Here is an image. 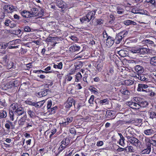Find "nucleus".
<instances>
[{
  "label": "nucleus",
  "mask_w": 156,
  "mask_h": 156,
  "mask_svg": "<svg viewBox=\"0 0 156 156\" xmlns=\"http://www.w3.org/2000/svg\"><path fill=\"white\" fill-rule=\"evenodd\" d=\"M96 11L92 10L89 12L86 16L80 18V21L82 23L89 22L91 20H93L95 18Z\"/></svg>",
  "instance_id": "obj_1"
},
{
  "label": "nucleus",
  "mask_w": 156,
  "mask_h": 156,
  "mask_svg": "<svg viewBox=\"0 0 156 156\" xmlns=\"http://www.w3.org/2000/svg\"><path fill=\"white\" fill-rule=\"evenodd\" d=\"M149 87L147 85L143 83H140L138 84L137 90L138 91H142L145 93H149Z\"/></svg>",
  "instance_id": "obj_2"
},
{
  "label": "nucleus",
  "mask_w": 156,
  "mask_h": 156,
  "mask_svg": "<svg viewBox=\"0 0 156 156\" xmlns=\"http://www.w3.org/2000/svg\"><path fill=\"white\" fill-rule=\"evenodd\" d=\"M41 13H40L38 12L37 9L36 8H33L31 9L30 11L31 14V16L32 17H34L38 16L39 17L43 15V10H41Z\"/></svg>",
  "instance_id": "obj_3"
},
{
  "label": "nucleus",
  "mask_w": 156,
  "mask_h": 156,
  "mask_svg": "<svg viewBox=\"0 0 156 156\" xmlns=\"http://www.w3.org/2000/svg\"><path fill=\"white\" fill-rule=\"evenodd\" d=\"M128 142L133 145L137 147L140 142L136 138L133 136L127 139Z\"/></svg>",
  "instance_id": "obj_4"
},
{
  "label": "nucleus",
  "mask_w": 156,
  "mask_h": 156,
  "mask_svg": "<svg viewBox=\"0 0 156 156\" xmlns=\"http://www.w3.org/2000/svg\"><path fill=\"white\" fill-rule=\"evenodd\" d=\"M127 104L133 109H138L140 108L139 102L137 103L133 101H129L127 102Z\"/></svg>",
  "instance_id": "obj_5"
},
{
  "label": "nucleus",
  "mask_w": 156,
  "mask_h": 156,
  "mask_svg": "<svg viewBox=\"0 0 156 156\" xmlns=\"http://www.w3.org/2000/svg\"><path fill=\"white\" fill-rule=\"evenodd\" d=\"M56 3L57 5L59 8L65 9L67 7V5L66 3L62 0H56Z\"/></svg>",
  "instance_id": "obj_6"
},
{
  "label": "nucleus",
  "mask_w": 156,
  "mask_h": 156,
  "mask_svg": "<svg viewBox=\"0 0 156 156\" xmlns=\"http://www.w3.org/2000/svg\"><path fill=\"white\" fill-rule=\"evenodd\" d=\"M136 76L139 80L141 81L147 82L149 80L147 75L142 74V73L139 74H136Z\"/></svg>",
  "instance_id": "obj_7"
},
{
  "label": "nucleus",
  "mask_w": 156,
  "mask_h": 156,
  "mask_svg": "<svg viewBox=\"0 0 156 156\" xmlns=\"http://www.w3.org/2000/svg\"><path fill=\"white\" fill-rule=\"evenodd\" d=\"M27 116L26 115H24L22 117L19 119L18 121V123L20 126L23 127L27 121Z\"/></svg>",
  "instance_id": "obj_8"
},
{
  "label": "nucleus",
  "mask_w": 156,
  "mask_h": 156,
  "mask_svg": "<svg viewBox=\"0 0 156 156\" xmlns=\"http://www.w3.org/2000/svg\"><path fill=\"white\" fill-rule=\"evenodd\" d=\"M75 106V102L73 98H69L65 103V107L67 108H69L72 106L73 103Z\"/></svg>",
  "instance_id": "obj_9"
},
{
  "label": "nucleus",
  "mask_w": 156,
  "mask_h": 156,
  "mask_svg": "<svg viewBox=\"0 0 156 156\" xmlns=\"http://www.w3.org/2000/svg\"><path fill=\"white\" fill-rule=\"evenodd\" d=\"M134 69L135 71L137 73V74L142 73L144 71L143 67L139 65L136 66H135Z\"/></svg>",
  "instance_id": "obj_10"
},
{
  "label": "nucleus",
  "mask_w": 156,
  "mask_h": 156,
  "mask_svg": "<svg viewBox=\"0 0 156 156\" xmlns=\"http://www.w3.org/2000/svg\"><path fill=\"white\" fill-rule=\"evenodd\" d=\"M49 90L47 89H41V91L38 93V97L40 98L46 96L47 94V92Z\"/></svg>",
  "instance_id": "obj_11"
},
{
  "label": "nucleus",
  "mask_w": 156,
  "mask_h": 156,
  "mask_svg": "<svg viewBox=\"0 0 156 156\" xmlns=\"http://www.w3.org/2000/svg\"><path fill=\"white\" fill-rule=\"evenodd\" d=\"M115 39L110 36H108L106 39V45L109 46H112L114 44Z\"/></svg>",
  "instance_id": "obj_12"
},
{
  "label": "nucleus",
  "mask_w": 156,
  "mask_h": 156,
  "mask_svg": "<svg viewBox=\"0 0 156 156\" xmlns=\"http://www.w3.org/2000/svg\"><path fill=\"white\" fill-rule=\"evenodd\" d=\"M121 151H124L127 153L133 152H134V150L132 146H127L125 148H121Z\"/></svg>",
  "instance_id": "obj_13"
},
{
  "label": "nucleus",
  "mask_w": 156,
  "mask_h": 156,
  "mask_svg": "<svg viewBox=\"0 0 156 156\" xmlns=\"http://www.w3.org/2000/svg\"><path fill=\"white\" fill-rule=\"evenodd\" d=\"M122 34H121L119 33L116 35L115 41L116 44H119L122 41V39L123 37L122 35Z\"/></svg>",
  "instance_id": "obj_14"
},
{
  "label": "nucleus",
  "mask_w": 156,
  "mask_h": 156,
  "mask_svg": "<svg viewBox=\"0 0 156 156\" xmlns=\"http://www.w3.org/2000/svg\"><path fill=\"white\" fill-rule=\"evenodd\" d=\"M147 148L143 150L141 153L142 154H149L151 151V144L148 143L147 144Z\"/></svg>",
  "instance_id": "obj_15"
},
{
  "label": "nucleus",
  "mask_w": 156,
  "mask_h": 156,
  "mask_svg": "<svg viewBox=\"0 0 156 156\" xmlns=\"http://www.w3.org/2000/svg\"><path fill=\"white\" fill-rule=\"evenodd\" d=\"M21 14L24 18H30L32 17L30 12L27 10H23L21 12Z\"/></svg>",
  "instance_id": "obj_16"
},
{
  "label": "nucleus",
  "mask_w": 156,
  "mask_h": 156,
  "mask_svg": "<svg viewBox=\"0 0 156 156\" xmlns=\"http://www.w3.org/2000/svg\"><path fill=\"white\" fill-rule=\"evenodd\" d=\"M2 64L3 65L5 66L8 64L9 59H8V56L7 55H5L3 56L1 60Z\"/></svg>",
  "instance_id": "obj_17"
},
{
  "label": "nucleus",
  "mask_w": 156,
  "mask_h": 156,
  "mask_svg": "<svg viewBox=\"0 0 156 156\" xmlns=\"http://www.w3.org/2000/svg\"><path fill=\"white\" fill-rule=\"evenodd\" d=\"M24 111L21 107H19L18 109L14 112L15 114H17L18 116H20L24 114Z\"/></svg>",
  "instance_id": "obj_18"
},
{
  "label": "nucleus",
  "mask_w": 156,
  "mask_h": 156,
  "mask_svg": "<svg viewBox=\"0 0 156 156\" xmlns=\"http://www.w3.org/2000/svg\"><path fill=\"white\" fill-rule=\"evenodd\" d=\"M117 53L122 57H125L126 56L127 54V51H126L124 50H121L119 51H117Z\"/></svg>",
  "instance_id": "obj_19"
},
{
  "label": "nucleus",
  "mask_w": 156,
  "mask_h": 156,
  "mask_svg": "<svg viewBox=\"0 0 156 156\" xmlns=\"http://www.w3.org/2000/svg\"><path fill=\"white\" fill-rule=\"evenodd\" d=\"M113 112L111 111L107 112L105 115L107 118L111 119H114L115 117V116L113 117L114 115H113Z\"/></svg>",
  "instance_id": "obj_20"
},
{
  "label": "nucleus",
  "mask_w": 156,
  "mask_h": 156,
  "mask_svg": "<svg viewBox=\"0 0 156 156\" xmlns=\"http://www.w3.org/2000/svg\"><path fill=\"white\" fill-rule=\"evenodd\" d=\"M124 23L125 25L127 26H129L131 25H136L137 24L136 22L129 20H125L124 21Z\"/></svg>",
  "instance_id": "obj_21"
},
{
  "label": "nucleus",
  "mask_w": 156,
  "mask_h": 156,
  "mask_svg": "<svg viewBox=\"0 0 156 156\" xmlns=\"http://www.w3.org/2000/svg\"><path fill=\"white\" fill-rule=\"evenodd\" d=\"M147 52L148 51L147 48H139L138 54L141 55H144L147 54Z\"/></svg>",
  "instance_id": "obj_22"
},
{
  "label": "nucleus",
  "mask_w": 156,
  "mask_h": 156,
  "mask_svg": "<svg viewBox=\"0 0 156 156\" xmlns=\"http://www.w3.org/2000/svg\"><path fill=\"white\" fill-rule=\"evenodd\" d=\"M80 48V47L76 45L71 46L69 48V50L71 52H74L76 51H79Z\"/></svg>",
  "instance_id": "obj_23"
},
{
  "label": "nucleus",
  "mask_w": 156,
  "mask_h": 156,
  "mask_svg": "<svg viewBox=\"0 0 156 156\" xmlns=\"http://www.w3.org/2000/svg\"><path fill=\"white\" fill-rule=\"evenodd\" d=\"M26 126L25 127L26 128H28L30 127H31L33 126L34 122L31 120L30 119H27L26 122Z\"/></svg>",
  "instance_id": "obj_24"
},
{
  "label": "nucleus",
  "mask_w": 156,
  "mask_h": 156,
  "mask_svg": "<svg viewBox=\"0 0 156 156\" xmlns=\"http://www.w3.org/2000/svg\"><path fill=\"white\" fill-rule=\"evenodd\" d=\"M3 8L5 10H8V11H9L8 10H9L11 11L10 12H13L15 9V8L13 6L11 5H5Z\"/></svg>",
  "instance_id": "obj_25"
},
{
  "label": "nucleus",
  "mask_w": 156,
  "mask_h": 156,
  "mask_svg": "<svg viewBox=\"0 0 156 156\" xmlns=\"http://www.w3.org/2000/svg\"><path fill=\"white\" fill-rule=\"evenodd\" d=\"M70 143V141L68 138H66L64 139L61 142V144L64 145L66 147Z\"/></svg>",
  "instance_id": "obj_26"
},
{
  "label": "nucleus",
  "mask_w": 156,
  "mask_h": 156,
  "mask_svg": "<svg viewBox=\"0 0 156 156\" xmlns=\"http://www.w3.org/2000/svg\"><path fill=\"white\" fill-rule=\"evenodd\" d=\"M73 120V117H68L66 119V121L64 122L62 124L64 126H66L68 125L69 123L71 122Z\"/></svg>",
  "instance_id": "obj_27"
},
{
  "label": "nucleus",
  "mask_w": 156,
  "mask_h": 156,
  "mask_svg": "<svg viewBox=\"0 0 156 156\" xmlns=\"http://www.w3.org/2000/svg\"><path fill=\"white\" fill-rule=\"evenodd\" d=\"M121 93L125 95H129L130 94V91L126 88H122L120 90Z\"/></svg>",
  "instance_id": "obj_28"
},
{
  "label": "nucleus",
  "mask_w": 156,
  "mask_h": 156,
  "mask_svg": "<svg viewBox=\"0 0 156 156\" xmlns=\"http://www.w3.org/2000/svg\"><path fill=\"white\" fill-rule=\"evenodd\" d=\"M134 135V134L133 132H132L131 131H130L129 130V131L126 134V137L127 138V139H128L133 137Z\"/></svg>",
  "instance_id": "obj_29"
},
{
  "label": "nucleus",
  "mask_w": 156,
  "mask_h": 156,
  "mask_svg": "<svg viewBox=\"0 0 156 156\" xmlns=\"http://www.w3.org/2000/svg\"><path fill=\"white\" fill-rule=\"evenodd\" d=\"M140 108V107H145L148 105V103L145 101H143L141 102H139Z\"/></svg>",
  "instance_id": "obj_30"
},
{
  "label": "nucleus",
  "mask_w": 156,
  "mask_h": 156,
  "mask_svg": "<svg viewBox=\"0 0 156 156\" xmlns=\"http://www.w3.org/2000/svg\"><path fill=\"white\" fill-rule=\"evenodd\" d=\"M83 66V62L81 61L77 62L75 64V66L77 69L81 68Z\"/></svg>",
  "instance_id": "obj_31"
},
{
  "label": "nucleus",
  "mask_w": 156,
  "mask_h": 156,
  "mask_svg": "<svg viewBox=\"0 0 156 156\" xmlns=\"http://www.w3.org/2000/svg\"><path fill=\"white\" fill-rule=\"evenodd\" d=\"M7 116L6 112L5 110H3L0 112V119L5 118Z\"/></svg>",
  "instance_id": "obj_32"
},
{
  "label": "nucleus",
  "mask_w": 156,
  "mask_h": 156,
  "mask_svg": "<svg viewBox=\"0 0 156 156\" xmlns=\"http://www.w3.org/2000/svg\"><path fill=\"white\" fill-rule=\"evenodd\" d=\"M153 130L152 129H148L144 131V133L147 135H151L153 134Z\"/></svg>",
  "instance_id": "obj_33"
},
{
  "label": "nucleus",
  "mask_w": 156,
  "mask_h": 156,
  "mask_svg": "<svg viewBox=\"0 0 156 156\" xmlns=\"http://www.w3.org/2000/svg\"><path fill=\"white\" fill-rule=\"evenodd\" d=\"M150 64L154 66H156V56L152 57L150 60Z\"/></svg>",
  "instance_id": "obj_34"
},
{
  "label": "nucleus",
  "mask_w": 156,
  "mask_h": 156,
  "mask_svg": "<svg viewBox=\"0 0 156 156\" xmlns=\"http://www.w3.org/2000/svg\"><path fill=\"white\" fill-rule=\"evenodd\" d=\"M56 132V129L55 128H54L53 129L51 130V132H49L48 133V131H47L46 132V133H51L49 135V137L51 138L52 136Z\"/></svg>",
  "instance_id": "obj_35"
},
{
  "label": "nucleus",
  "mask_w": 156,
  "mask_h": 156,
  "mask_svg": "<svg viewBox=\"0 0 156 156\" xmlns=\"http://www.w3.org/2000/svg\"><path fill=\"white\" fill-rule=\"evenodd\" d=\"M124 83L127 85H130L133 84L134 82L131 80H126L124 81Z\"/></svg>",
  "instance_id": "obj_36"
},
{
  "label": "nucleus",
  "mask_w": 156,
  "mask_h": 156,
  "mask_svg": "<svg viewBox=\"0 0 156 156\" xmlns=\"http://www.w3.org/2000/svg\"><path fill=\"white\" fill-rule=\"evenodd\" d=\"M117 10V13L119 14H122L124 12V10L120 7H118Z\"/></svg>",
  "instance_id": "obj_37"
},
{
  "label": "nucleus",
  "mask_w": 156,
  "mask_h": 156,
  "mask_svg": "<svg viewBox=\"0 0 156 156\" xmlns=\"http://www.w3.org/2000/svg\"><path fill=\"white\" fill-rule=\"evenodd\" d=\"M14 114L13 112L12 111H10L9 113V117L11 121H13L14 120Z\"/></svg>",
  "instance_id": "obj_38"
},
{
  "label": "nucleus",
  "mask_w": 156,
  "mask_h": 156,
  "mask_svg": "<svg viewBox=\"0 0 156 156\" xmlns=\"http://www.w3.org/2000/svg\"><path fill=\"white\" fill-rule=\"evenodd\" d=\"M66 147L64 145L61 144L58 149V154L62 151Z\"/></svg>",
  "instance_id": "obj_39"
},
{
  "label": "nucleus",
  "mask_w": 156,
  "mask_h": 156,
  "mask_svg": "<svg viewBox=\"0 0 156 156\" xmlns=\"http://www.w3.org/2000/svg\"><path fill=\"white\" fill-rule=\"evenodd\" d=\"M5 66H7L8 69H10L12 68L14 66V63L11 62H10L9 63H8V64L6 65Z\"/></svg>",
  "instance_id": "obj_40"
},
{
  "label": "nucleus",
  "mask_w": 156,
  "mask_h": 156,
  "mask_svg": "<svg viewBox=\"0 0 156 156\" xmlns=\"http://www.w3.org/2000/svg\"><path fill=\"white\" fill-rule=\"evenodd\" d=\"M18 40H15L9 41L8 44L10 45H16L17 44Z\"/></svg>",
  "instance_id": "obj_41"
},
{
  "label": "nucleus",
  "mask_w": 156,
  "mask_h": 156,
  "mask_svg": "<svg viewBox=\"0 0 156 156\" xmlns=\"http://www.w3.org/2000/svg\"><path fill=\"white\" fill-rule=\"evenodd\" d=\"M82 78V76L80 73H78L76 75V79L77 80V81H79L81 80Z\"/></svg>",
  "instance_id": "obj_42"
},
{
  "label": "nucleus",
  "mask_w": 156,
  "mask_h": 156,
  "mask_svg": "<svg viewBox=\"0 0 156 156\" xmlns=\"http://www.w3.org/2000/svg\"><path fill=\"white\" fill-rule=\"evenodd\" d=\"M89 90L91 92H94L95 94H97L98 93V91L96 90V89L92 86L90 87Z\"/></svg>",
  "instance_id": "obj_43"
},
{
  "label": "nucleus",
  "mask_w": 156,
  "mask_h": 156,
  "mask_svg": "<svg viewBox=\"0 0 156 156\" xmlns=\"http://www.w3.org/2000/svg\"><path fill=\"white\" fill-rule=\"evenodd\" d=\"M108 100L107 99H105L103 100H100L98 102V104L100 105H102L106 103Z\"/></svg>",
  "instance_id": "obj_44"
},
{
  "label": "nucleus",
  "mask_w": 156,
  "mask_h": 156,
  "mask_svg": "<svg viewBox=\"0 0 156 156\" xmlns=\"http://www.w3.org/2000/svg\"><path fill=\"white\" fill-rule=\"evenodd\" d=\"M143 42L145 43L151 45L154 44V42L148 39H145L144 40Z\"/></svg>",
  "instance_id": "obj_45"
},
{
  "label": "nucleus",
  "mask_w": 156,
  "mask_h": 156,
  "mask_svg": "<svg viewBox=\"0 0 156 156\" xmlns=\"http://www.w3.org/2000/svg\"><path fill=\"white\" fill-rule=\"evenodd\" d=\"M28 104L29 105H31L32 106H34L36 108H37V102H32L31 101H30L28 102Z\"/></svg>",
  "instance_id": "obj_46"
},
{
  "label": "nucleus",
  "mask_w": 156,
  "mask_h": 156,
  "mask_svg": "<svg viewBox=\"0 0 156 156\" xmlns=\"http://www.w3.org/2000/svg\"><path fill=\"white\" fill-rule=\"evenodd\" d=\"M11 107L13 110H16L18 109V108H19L18 105L15 103H13L12 104Z\"/></svg>",
  "instance_id": "obj_47"
},
{
  "label": "nucleus",
  "mask_w": 156,
  "mask_h": 156,
  "mask_svg": "<svg viewBox=\"0 0 156 156\" xmlns=\"http://www.w3.org/2000/svg\"><path fill=\"white\" fill-rule=\"evenodd\" d=\"M96 22L97 25H100L103 24V21L100 19H97Z\"/></svg>",
  "instance_id": "obj_48"
},
{
  "label": "nucleus",
  "mask_w": 156,
  "mask_h": 156,
  "mask_svg": "<svg viewBox=\"0 0 156 156\" xmlns=\"http://www.w3.org/2000/svg\"><path fill=\"white\" fill-rule=\"evenodd\" d=\"M52 105V102L51 100L49 101L48 102L47 108L50 111L51 109V107Z\"/></svg>",
  "instance_id": "obj_49"
},
{
  "label": "nucleus",
  "mask_w": 156,
  "mask_h": 156,
  "mask_svg": "<svg viewBox=\"0 0 156 156\" xmlns=\"http://www.w3.org/2000/svg\"><path fill=\"white\" fill-rule=\"evenodd\" d=\"M94 97V96L93 95H92L91 96L90 98L88 101L89 103L90 104H93Z\"/></svg>",
  "instance_id": "obj_50"
},
{
  "label": "nucleus",
  "mask_w": 156,
  "mask_h": 156,
  "mask_svg": "<svg viewBox=\"0 0 156 156\" xmlns=\"http://www.w3.org/2000/svg\"><path fill=\"white\" fill-rule=\"evenodd\" d=\"M44 100H42L41 101L37 102V108H39L42 106L44 103Z\"/></svg>",
  "instance_id": "obj_51"
},
{
  "label": "nucleus",
  "mask_w": 156,
  "mask_h": 156,
  "mask_svg": "<svg viewBox=\"0 0 156 156\" xmlns=\"http://www.w3.org/2000/svg\"><path fill=\"white\" fill-rule=\"evenodd\" d=\"M125 139L124 138L120 139L119 141V143L121 146H123L125 144L124 140Z\"/></svg>",
  "instance_id": "obj_52"
},
{
  "label": "nucleus",
  "mask_w": 156,
  "mask_h": 156,
  "mask_svg": "<svg viewBox=\"0 0 156 156\" xmlns=\"http://www.w3.org/2000/svg\"><path fill=\"white\" fill-rule=\"evenodd\" d=\"M24 31L26 32H30L31 31L30 27L27 26H25L24 28Z\"/></svg>",
  "instance_id": "obj_53"
},
{
  "label": "nucleus",
  "mask_w": 156,
  "mask_h": 156,
  "mask_svg": "<svg viewBox=\"0 0 156 156\" xmlns=\"http://www.w3.org/2000/svg\"><path fill=\"white\" fill-rule=\"evenodd\" d=\"M11 22H12L9 20H6L5 23V24L6 26H10V27H11L9 25V24H11Z\"/></svg>",
  "instance_id": "obj_54"
},
{
  "label": "nucleus",
  "mask_w": 156,
  "mask_h": 156,
  "mask_svg": "<svg viewBox=\"0 0 156 156\" xmlns=\"http://www.w3.org/2000/svg\"><path fill=\"white\" fill-rule=\"evenodd\" d=\"M27 112L31 118H32L34 116V112L33 111L29 110Z\"/></svg>",
  "instance_id": "obj_55"
},
{
  "label": "nucleus",
  "mask_w": 156,
  "mask_h": 156,
  "mask_svg": "<svg viewBox=\"0 0 156 156\" xmlns=\"http://www.w3.org/2000/svg\"><path fill=\"white\" fill-rule=\"evenodd\" d=\"M131 51L133 53H137L139 54L138 52L139 51V48H136L134 49H133Z\"/></svg>",
  "instance_id": "obj_56"
},
{
  "label": "nucleus",
  "mask_w": 156,
  "mask_h": 156,
  "mask_svg": "<svg viewBox=\"0 0 156 156\" xmlns=\"http://www.w3.org/2000/svg\"><path fill=\"white\" fill-rule=\"evenodd\" d=\"M19 45H14V46H12V45H9V46L8 47V48L10 49H14L16 48H18L19 47Z\"/></svg>",
  "instance_id": "obj_57"
},
{
  "label": "nucleus",
  "mask_w": 156,
  "mask_h": 156,
  "mask_svg": "<svg viewBox=\"0 0 156 156\" xmlns=\"http://www.w3.org/2000/svg\"><path fill=\"white\" fill-rule=\"evenodd\" d=\"M150 118L152 119L155 118L154 112H150Z\"/></svg>",
  "instance_id": "obj_58"
},
{
  "label": "nucleus",
  "mask_w": 156,
  "mask_h": 156,
  "mask_svg": "<svg viewBox=\"0 0 156 156\" xmlns=\"http://www.w3.org/2000/svg\"><path fill=\"white\" fill-rule=\"evenodd\" d=\"M120 34H121L122 35L123 37H124L128 33V32L126 31H122L120 32Z\"/></svg>",
  "instance_id": "obj_59"
},
{
  "label": "nucleus",
  "mask_w": 156,
  "mask_h": 156,
  "mask_svg": "<svg viewBox=\"0 0 156 156\" xmlns=\"http://www.w3.org/2000/svg\"><path fill=\"white\" fill-rule=\"evenodd\" d=\"M21 31V30L19 29L17 30L13 31V32H14V33L16 35H18L20 34Z\"/></svg>",
  "instance_id": "obj_60"
},
{
  "label": "nucleus",
  "mask_w": 156,
  "mask_h": 156,
  "mask_svg": "<svg viewBox=\"0 0 156 156\" xmlns=\"http://www.w3.org/2000/svg\"><path fill=\"white\" fill-rule=\"evenodd\" d=\"M70 37L71 39L73 41H76L78 40L77 37L74 36H72Z\"/></svg>",
  "instance_id": "obj_61"
},
{
  "label": "nucleus",
  "mask_w": 156,
  "mask_h": 156,
  "mask_svg": "<svg viewBox=\"0 0 156 156\" xmlns=\"http://www.w3.org/2000/svg\"><path fill=\"white\" fill-rule=\"evenodd\" d=\"M151 145H153L154 147H156V140H151V143H150Z\"/></svg>",
  "instance_id": "obj_62"
},
{
  "label": "nucleus",
  "mask_w": 156,
  "mask_h": 156,
  "mask_svg": "<svg viewBox=\"0 0 156 156\" xmlns=\"http://www.w3.org/2000/svg\"><path fill=\"white\" fill-rule=\"evenodd\" d=\"M147 95H150V96L152 97L154 96L155 94V93L152 91H150L149 90V93H147Z\"/></svg>",
  "instance_id": "obj_63"
},
{
  "label": "nucleus",
  "mask_w": 156,
  "mask_h": 156,
  "mask_svg": "<svg viewBox=\"0 0 156 156\" xmlns=\"http://www.w3.org/2000/svg\"><path fill=\"white\" fill-rule=\"evenodd\" d=\"M72 77L70 76L69 75H67L66 76V79L68 81H70L72 79Z\"/></svg>",
  "instance_id": "obj_64"
}]
</instances>
